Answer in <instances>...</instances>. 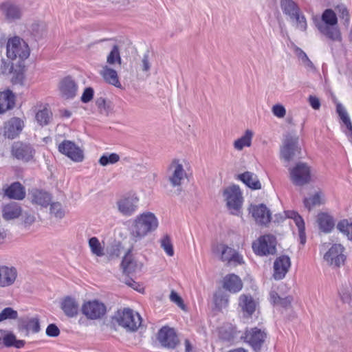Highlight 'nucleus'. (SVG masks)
<instances>
[{
    "instance_id": "nucleus-1",
    "label": "nucleus",
    "mask_w": 352,
    "mask_h": 352,
    "mask_svg": "<svg viewBox=\"0 0 352 352\" xmlns=\"http://www.w3.org/2000/svg\"><path fill=\"white\" fill-rule=\"evenodd\" d=\"M158 227L156 216L151 212H143L131 221L129 233L135 241H140Z\"/></svg>"
},
{
    "instance_id": "nucleus-2",
    "label": "nucleus",
    "mask_w": 352,
    "mask_h": 352,
    "mask_svg": "<svg viewBox=\"0 0 352 352\" xmlns=\"http://www.w3.org/2000/svg\"><path fill=\"white\" fill-rule=\"evenodd\" d=\"M6 50L8 58L11 60L18 59V63L24 61L30 55L29 45L19 36H14L8 39Z\"/></svg>"
},
{
    "instance_id": "nucleus-3",
    "label": "nucleus",
    "mask_w": 352,
    "mask_h": 352,
    "mask_svg": "<svg viewBox=\"0 0 352 352\" xmlns=\"http://www.w3.org/2000/svg\"><path fill=\"white\" fill-rule=\"evenodd\" d=\"M323 262L332 269L343 266L346 260L345 248L340 243H334L324 253Z\"/></svg>"
},
{
    "instance_id": "nucleus-4",
    "label": "nucleus",
    "mask_w": 352,
    "mask_h": 352,
    "mask_svg": "<svg viewBox=\"0 0 352 352\" xmlns=\"http://www.w3.org/2000/svg\"><path fill=\"white\" fill-rule=\"evenodd\" d=\"M118 324L129 331H135L141 324V317L138 313L129 308L118 311L115 316Z\"/></svg>"
},
{
    "instance_id": "nucleus-5",
    "label": "nucleus",
    "mask_w": 352,
    "mask_h": 352,
    "mask_svg": "<svg viewBox=\"0 0 352 352\" xmlns=\"http://www.w3.org/2000/svg\"><path fill=\"white\" fill-rule=\"evenodd\" d=\"M300 153V148L298 146V136L296 134H286L283 146L280 148L281 157L285 161L289 162Z\"/></svg>"
},
{
    "instance_id": "nucleus-6",
    "label": "nucleus",
    "mask_w": 352,
    "mask_h": 352,
    "mask_svg": "<svg viewBox=\"0 0 352 352\" xmlns=\"http://www.w3.org/2000/svg\"><path fill=\"white\" fill-rule=\"evenodd\" d=\"M289 178L296 186H303L311 181V168L307 164L298 162L289 168Z\"/></svg>"
},
{
    "instance_id": "nucleus-7",
    "label": "nucleus",
    "mask_w": 352,
    "mask_h": 352,
    "mask_svg": "<svg viewBox=\"0 0 352 352\" xmlns=\"http://www.w3.org/2000/svg\"><path fill=\"white\" fill-rule=\"evenodd\" d=\"M276 239L272 234H266L258 238L252 243L254 252L259 256L274 254L276 251Z\"/></svg>"
},
{
    "instance_id": "nucleus-8",
    "label": "nucleus",
    "mask_w": 352,
    "mask_h": 352,
    "mask_svg": "<svg viewBox=\"0 0 352 352\" xmlns=\"http://www.w3.org/2000/svg\"><path fill=\"white\" fill-rule=\"evenodd\" d=\"M35 153V149L31 144L21 141L14 142L11 148L12 155L24 162L33 160Z\"/></svg>"
},
{
    "instance_id": "nucleus-9",
    "label": "nucleus",
    "mask_w": 352,
    "mask_h": 352,
    "mask_svg": "<svg viewBox=\"0 0 352 352\" xmlns=\"http://www.w3.org/2000/svg\"><path fill=\"white\" fill-rule=\"evenodd\" d=\"M267 338L266 333L257 327L245 329L241 339L257 351H259Z\"/></svg>"
},
{
    "instance_id": "nucleus-10",
    "label": "nucleus",
    "mask_w": 352,
    "mask_h": 352,
    "mask_svg": "<svg viewBox=\"0 0 352 352\" xmlns=\"http://www.w3.org/2000/svg\"><path fill=\"white\" fill-rule=\"evenodd\" d=\"M343 21L344 22H349L350 20L349 11L346 6L340 3L332 9H326L321 16L322 22H338V20Z\"/></svg>"
},
{
    "instance_id": "nucleus-11",
    "label": "nucleus",
    "mask_w": 352,
    "mask_h": 352,
    "mask_svg": "<svg viewBox=\"0 0 352 352\" xmlns=\"http://www.w3.org/2000/svg\"><path fill=\"white\" fill-rule=\"evenodd\" d=\"M167 177L172 186H179L186 177L182 162L178 159H174L170 162L167 170Z\"/></svg>"
},
{
    "instance_id": "nucleus-12",
    "label": "nucleus",
    "mask_w": 352,
    "mask_h": 352,
    "mask_svg": "<svg viewBox=\"0 0 352 352\" xmlns=\"http://www.w3.org/2000/svg\"><path fill=\"white\" fill-rule=\"evenodd\" d=\"M82 312L87 318L96 320L100 318L105 314L106 307L98 300H90L83 304Z\"/></svg>"
},
{
    "instance_id": "nucleus-13",
    "label": "nucleus",
    "mask_w": 352,
    "mask_h": 352,
    "mask_svg": "<svg viewBox=\"0 0 352 352\" xmlns=\"http://www.w3.org/2000/svg\"><path fill=\"white\" fill-rule=\"evenodd\" d=\"M157 338L160 344L167 349H175L179 344V339L174 329L168 327L161 328L157 333Z\"/></svg>"
},
{
    "instance_id": "nucleus-14",
    "label": "nucleus",
    "mask_w": 352,
    "mask_h": 352,
    "mask_svg": "<svg viewBox=\"0 0 352 352\" xmlns=\"http://www.w3.org/2000/svg\"><path fill=\"white\" fill-rule=\"evenodd\" d=\"M216 251L221 253V260L228 264L237 265L243 263L242 256L234 249L225 244L218 245Z\"/></svg>"
},
{
    "instance_id": "nucleus-15",
    "label": "nucleus",
    "mask_w": 352,
    "mask_h": 352,
    "mask_svg": "<svg viewBox=\"0 0 352 352\" xmlns=\"http://www.w3.org/2000/svg\"><path fill=\"white\" fill-rule=\"evenodd\" d=\"M138 202L139 199L136 196L122 197L116 202L118 210L122 215L130 217L138 210Z\"/></svg>"
},
{
    "instance_id": "nucleus-16",
    "label": "nucleus",
    "mask_w": 352,
    "mask_h": 352,
    "mask_svg": "<svg viewBox=\"0 0 352 352\" xmlns=\"http://www.w3.org/2000/svg\"><path fill=\"white\" fill-rule=\"evenodd\" d=\"M223 196L229 209L238 210L242 204V195L237 186H232L226 188Z\"/></svg>"
},
{
    "instance_id": "nucleus-17",
    "label": "nucleus",
    "mask_w": 352,
    "mask_h": 352,
    "mask_svg": "<svg viewBox=\"0 0 352 352\" xmlns=\"http://www.w3.org/2000/svg\"><path fill=\"white\" fill-rule=\"evenodd\" d=\"M60 153L67 155L74 162H82L84 158L82 151L73 142L64 140L58 145Z\"/></svg>"
},
{
    "instance_id": "nucleus-18",
    "label": "nucleus",
    "mask_w": 352,
    "mask_h": 352,
    "mask_svg": "<svg viewBox=\"0 0 352 352\" xmlns=\"http://www.w3.org/2000/svg\"><path fill=\"white\" fill-rule=\"evenodd\" d=\"M24 127L23 121L16 117H13L3 124V135L8 139H14L22 131Z\"/></svg>"
},
{
    "instance_id": "nucleus-19",
    "label": "nucleus",
    "mask_w": 352,
    "mask_h": 352,
    "mask_svg": "<svg viewBox=\"0 0 352 352\" xmlns=\"http://www.w3.org/2000/svg\"><path fill=\"white\" fill-rule=\"evenodd\" d=\"M318 31L327 38L333 41H342V35L338 23H316Z\"/></svg>"
},
{
    "instance_id": "nucleus-20",
    "label": "nucleus",
    "mask_w": 352,
    "mask_h": 352,
    "mask_svg": "<svg viewBox=\"0 0 352 352\" xmlns=\"http://www.w3.org/2000/svg\"><path fill=\"white\" fill-rule=\"evenodd\" d=\"M280 6L284 13L289 16L290 20L306 22L305 16L300 14L299 8L293 0H281Z\"/></svg>"
},
{
    "instance_id": "nucleus-21",
    "label": "nucleus",
    "mask_w": 352,
    "mask_h": 352,
    "mask_svg": "<svg viewBox=\"0 0 352 352\" xmlns=\"http://www.w3.org/2000/svg\"><path fill=\"white\" fill-rule=\"evenodd\" d=\"M291 266L290 258L288 256L283 255L278 257L274 263L273 276L276 280L283 279Z\"/></svg>"
},
{
    "instance_id": "nucleus-22",
    "label": "nucleus",
    "mask_w": 352,
    "mask_h": 352,
    "mask_svg": "<svg viewBox=\"0 0 352 352\" xmlns=\"http://www.w3.org/2000/svg\"><path fill=\"white\" fill-rule=\"evenodd\" d=\"M19 329L25 331L28 334L30 332L36 333L40 331V319L38 316L24 317L19 320Z\"/></svg>"
},
{
    "instance_id": "nucleus-23",
    "label": "nucleus",
    "mask_w": 352,
    "mask_h": 352,
    "mask_svg": "<svg viewBox=\"0 0 352 352\" xmlns=\"http://www.w3.org/2000/svg\"><path fill=\"white\" fill-rule=\"evenodd\" d=\"M0 9L8 20H19L21 19L22 10L20 6L11 1L2 3Z\"/></svg>"
},
{
    "instance_id": "nucleus-24",
    "label": "nucleus",
    "mask_w": 352,
    "mask_h": 352,
    "mask_svg": "<svg viewBox=\"0 0 352 352\" xmlns=\"http://www.w3.org/2000/svg\"><path fill=\"white\" fill-rule=\"evenodd\" d=\"M239 305L241 307L243 316H251L258 306V302L249 294H242L239 298Z\"/></svg>"
},
{
    "instance_id": "nucleus-25",
    "label": "nucleus",
    "mask_w": 352,
    "mask_h": 352,
    "mask_svg": "<svg viewBox=\"0 0 352 352\" xmlns=\"http://www.w3.org/2000/svg\"><path fill=\"white\" fill-rule=\"evenodd\" d=\"M16 277L17 272L14 267L0 266V287H6L13 285Z\"/></svg>"
},
{
    "instance_id": "nucleus-26",
    "label": "nucleus",
    "mask_w": 352,
    "mask_h": 352,
    "mask_svg": "<svg viewBox=\"0 0 352 352\" xmlns=\"http://www.w3.org/2000/svg\"><path fill=\"white\" fill-rule=\"evenodd\" d=\"M251 212L258 224L266 225L271 221V213L264 204L253 206Z\"/></svg>"
},
{
    "instance_id": "nucleus-27",
    "label": "nucleus",
    "mask_w": 352,
    "mask_h": 352,
    "mask_svg": "<svg viewBox=\"0 0 352 352\" xmlns=\"http://www.w3.org/2000/svg\"><path fill=\"white\" fill-rule=\"evenodd\" d=\"M223 287L231 293H238L243 288V282L237 275L230 274L223 278Z\"/></svg>"
},
{
    "instance_id": "nucleus-28",
    "label": "nucleus",
    "mask_w": 352,
    "mask_h": 352,
    "mask_svg": "<svg viewBox=\"0 0 352 352\" xmlns=\"http://www.w3.org/2000/svg\"><path fill=\"white\" fill-rule=\"evenodd\" d=\"M59 89L65 98H73L77 92V85L71 77H66L60 82Z\"/></svg>"
},
{
    "instance_id": "nucleus-29",
    "label": "nucleus",
    "mask_w": 352,
    "mask_h": 352,
    "mask_svg": "<svg viewBox=\"0 0 352 352\" xmlns=\"http://www.w3.org/2000/svg\"><path fill=\"white\" fill-rule=\"evenodd\" d=\"M60 307L65 314L69 318L75 317L78 314L79 305L76 299L70 296L62 300Z\"/></svg>"
},
{
    "instance_id": "nucleus-30",
    "label": "nucleus",
    "mask_w": 352,
    "mask_h": 352,
    "mask_svg": "<svg viewBox=\"0 0 352 352\" xmlns=\"http://www.w3.org/2000/svg\"><path fill=\"white\" fill-rule=\"evenodd\" d=\"M3 190L5 196L10 199L22 200L25 197L24 187L19 182H14Z\"/></svg>"
},
{
    "instance_id": "nucleus-31",
    "label": "nucleus",
    "mask_w": 352,
    "mask_h": 352,
    "mask_svg": "<svg viewBox=\"0 0 352 352\" xmlns=\"http://www.w3.org/2000/svg\"><path fill=\"white\" fill-rule=\"evenodd\" d=\"M15 96L12 91L7 89L0 92V113H3L14 107Z\"/></svg>"
},
{
    "instance_id": "nucleus-32",
    "label": "nucleus",
    "mask_w": 352,
    "mask_h": 352,
    "mask_svg": "<svg viewBox=\"0 0 352 352\" xmlns=\"http://www.w3.org/2000/svg\"><path fill=\"white\" fill-rule=\"evenodd\" d=\"M30 195L32 202L42 207H47L52 200L50 194L44 190L35 189Z\"/></svg>"
},
{
    "instance_id": "nucleus-33",
    "label": "nucleus",
    "mask_w": 352,
    "mask_h": 352,
    "mask_svg": "<svg viewBox=\"0 0 352 352\" xmlns=\"http://www.w3.org/2000/svg\"><path fill=\"white\" fill-rule=\"evenodd\" d=\"M317 223L319 229L324 233L331 232L335 227V221L333 217L324 212L318 214Z\"/></svg>"
},
{
    "instance_id": "nucleus-34",
    "label": "nucleus",
    "mask_w": 352,
    "mask_h": 352,
    "mask_svg": "<svg viewBox=\"0 0 352 352\" xmlns=\"http://www.w3.org/2000/svg\"><path fill=\"white\" fill-rule=\"evenodd\" d=\"M21 206L15 202L5 205L2 209V217L6 220H12L18 218L21 214Z\"/></svg>"
},
{
    "instance_id": "nucleus-35",
    "label": "nucleus",
    "mask_w": 352,
    "mask_h": 352,
    "mask_svg": "<svg viewBox=\"0 0 352 352\" xmlns=\"http://www.w3.org/2000/svg\"><path fill=\"white\" fill-rule=\"evenodd\" d=\"M239 178L249 188L253 190L261 188V184L258 177L253 173L247 171L239 175Z\"/></svg>"
},
{
    "instance_id": "nucleus-36",
    "label": "nucleus",
    "mask_w": 352,
    "mask_h": 352,
    "mask_svg": "<svg viewBox=\"0 0 352 352\" xmlns=\"http://www.w3.org/2000/svg\"><path fill=\"white\" fill-rule=\"evenodd\" d=\"M292 47L293 48L296 56L298 58L301 64L306 68V69L309 72H315L316 67L307 56V54L294 43H292Z\"/></svg>"
},
{
    "instance_id": "nucleus-37",
    "label": "nucleus",
    "mask_w": 352,
    "mask_h": 352,
    "mask_svg": "<svg viewBox=\"0 0 352 352\" xmlns=\"http://www.w3.org/2000/svg\"><path fill=\"white\" fill-rule=\"evenodd\" d=\"M338 294L341 300L345 303H349L352 300V283L349 279L344 280L338 289Z\"/></svg>"
},
{
    "instance_id": "nucleus-38",
    "label": "nucleus",
    "mask_w": 352,
    "mask_h": 352,
    "mask_svg": "<svg viewBox=\"0 0 352 352\" xmlns=\"http://www.w3.org/2000/svg\"><path fill=\"white\" fill-rule=\"evenodd\" d=\"M100 74L103 77L104 80L115 87H120V82L118 79L117 72L108 66L105 65L102 67L100 71Z\"/></svg>"
},
{
    "instance_id": "nucleus-39",
    "label": "nucleus",
    "mask_w": 352,
    "mask_h": 352,
    "mask_svg": "<svg viewBox=\"0 0 352 352\" xmlns=\"http://www.w3.org/2000/svg\"><path fill=\"white\" fill-rule=\"evenodd\" d=\"M151 56L149 52H145L142 56H140L139 60L136 63V70L141 71L144 73L146 76H149L151 68Z\"/></svg>"
},
{
    "instance_id": "nucleus-40",
    "label": "nucleus",
    "mask_w": 352,
    "mask_h": 352,
    "mask_svg": "<svg viewBox=\"0 0 352 352\" xmlns=\"http://www.w3.org/2000/svg\"><path fill=\"white\" fill-rule=\"evenodd\" d=\"M123 272L126 274H131L140 268V265L137 263L132 258V255L129 251L123 258L121 263Z\"/></svg>"
},
{
    "instance_id": "nucleus-41",
    "label": "nucleus",
    "mask_w": 352,
    "mask_h": 352,
    "mask_svg": "<svg viewBox=\"0 0 352 352\" xmlns=\"http://www.w3.org/2000/svg\"><path fill=\"white\" fill-rule=\"evenodd\" d=\"M254 133L252 130L247 129L244 134L234 142V147L238 151H241L244 147H250L252 144V140Z\"/></svg>"
},
{
    "instance_id": "nucleus-42",
    "label": "nucleus",
    "mask_w": 352,
    "mask_h": 352,
    "mask_svg": "<svg viewBox=\"0 0 352 352\" xmlns=\"http://www.w3.org/2000/svg\"><path fill=\"white\" fill-rule=\"evenodd\" d=\"M213 302L215 308L218 310H221L228 307L229 296L221 290L217 291L213 296Z\"/></svg>"
},
{
    "instance_id": "nucleus-43",
    "label": "nucleus",
    "mask_w": 352,
    "mask_h": 352,
    "mask_svg": "<svg viewBox=\"0 0 352 352\" xmlns=\"http://www.w3.org/2000/svg\"><path fill=\"white\" fill-rule=\"evenodd\" d=\"M25 345V341L16 340V336L12 333H6L3 331V340L2 346H14L17 349L22 348Z\"/></svg>"
},
{
    "instance_id": "nucleus-44",
    "label": "nucleus",
    "mask_w": 352,
    "mask_h": 352,
    "mask_svg": "<svg viewBox=\"0 0 352 352\" xmlns=\"http://www.w3.org/2000/svg\"><path fill=\"white\" fill-rule=\"evenodd\" d=\"M337 229L347 239L352 241V221L348 219L340 221L336 226Z\"/></svg>"
},
{
    "instance_id": "nucleus-45",
    "label": "nucleus",
    "mask_w": 352,
    "mask_h": 352,
    "mask_svg": "<svg viewBox=\"0 0 352 352\" xmlns=\"http://www.w3.org/2000/svg\"><path fill=\"white\" fill-rule=\"evenodd\" d=\"M89 246L93 254L100 257L104 255V247L101 245L98 238L95 236L90 238Z\"/></svg>"
},
{
    "instance_id": "nucleus-46",
    "label": "nucleus",
    "mask_w": 352,
    "mask_h": 352,
    "mask_svg": "<svg viewBox=\"0 0 352 352\" xmlns=\"http://www.w3.org/2000/svg\"><path fill=\"white\" fill-rule=\"evenodd\" d=\"M35 117L39 125L45 126L49 124L52 118V112L49 109L45 108L38 111L36 113Z\"/></svg>"
},
{
    "instance_id": "nucleus-47",
    "label": "nucleus",
    "mask_w": 352,
    "mask_h": 352,
    "mask_svg": "<svg viewBox=\"0 0 352 352\" xmlns=\"http://www.w3.org/2000/svg\"><path fill=\"white\" fill-rule=\"evenodd\" d=\"M122 59L120 54V50L118 45H115L113 46L110 53L107 56V63L111 65H113L116 63L121 65Z\"/></svg>"
},
{
    "instance_id": "nucleus-48",
    "label": "nucleus",
    "mask_w": 352,
    "mask_h": 352,
    "mask_svg": "<svg viewBox=\"0 0 352 352\" xmlns=\"http://www.w3.org/2000/svg\"><path fill=\"white\" fill-rule=\"evenodd\" d=\"M120 160V156L117 153H106L99 159V164L102 166L114 164Z\"/></svg>"
},
{
    "instance_id": "nucleus-49",
    "label": "nucleus",
    "mask_w": 352,
    "mask_h": 352,
    "mask_svg": "<svg viewBox=\"0 0 352 352\" xmlns=\"http://www.w3.org/2000/svg\"><path fill=\"white\" fill-rule=\"evenodd\" d=\"M18 318V312L12 307H6L0 312V322L6 320H15Z\"/></svg>"
},
{
    "instance_id": "nucleus-50",
    "label": "nucleus",
    "mask_w": 352,
    "mask_h": 352,
    "mask_svg": "<svg viewBox=\"0 0 352 352\" xmlns=\"http://www.w3.org/2000/svg\"><path fill=\"white\" fill-rule=\"evenodd\" d=\"M161 248L169 256H173L174 254L173 247L171 240L168 235L163 236L160 240Z\"/></svg>"
},
{
    "instance_id": "nucleus-51",
    "label": "nucleus",
    "mask_w": 352,
    "mask_h": 352,
    "mask_svg": "<svg viewBox=\"0 0 352 352\" xmlns=\"http://www.w3.org/2000/svg\"><path fill=\"white\" fill-rule=\"evenodd\" d=\"M50 212L56 218L62 219L65 214V211L62 205L58 202H55L51 204Z\"/></svg>"
},
{
    "instance_id": "nucleus-52",
    "label": "nucleus",
    "mask_w": 352,
    "mask_h": 352,
    "mask_svg": "<svg viewBox=\"0 0 352 352\" xmlns=\"http://www.w3.org/2000/svg\"><path fill=\"white\" fill-rule=\"evenodd\" d=\"M321 204L320 196L318 193L315 194L313 197L304 199L305 206L310 210L313 207Z\"/></svg>"
},
{
    "instance_id": "nucleus-53",
    "label": "nucleus",
    "mask_w": 352,
    "mask_h": 352,
    "mask_svg": "<svg viewBox=\"0 0 352 352\" xmlns=\"http://www.w3.org/2000/svg\"><path fill=\"white\" fill-rule=\"evenodd\" d=\"M13 70V63L10 60H1L0 63V74L7 75L12 73Z\"/></svg>"
},
{
    "instance_id": "nucleus-54",
    "label": "nucleus",
    "mask_w": 352,
    "mask_h": 352,
    "mask_svg": "<svg viewBox=\"0 0 352 352\" xmlns=\"http://www.w3.org/2000/svg\"><path fill=\"white\" fill-rule=\"evenodd\" d=\"M272 112L276 117L278 118H283L286 115V109L283 105L280 104H276L272 108Z\"/></svg>"
},
{
    "instance_id": "nucleus-55",
    "label": "nucleus",
    "mask_w": 352,
    "mask_h": 352,
    "mask_svg": "<svg viewBox=\"0 0 352 352\" xmlns=\"http://www.w3.org/2000/svg\"><path fill=\"white\" fill-rule=\"evenodd\" d=\"M46 334L49 337H57L60 334V330L55 324H50L46 329Z\"/></svg>"
},
{
    "instance_id": "nucleus-56",
    "label": "nucleus",
    "mask_w": 352,
    "mask_h": 352,
    "mask_svg": "<svg viewBox=\"0 0 352 352\" xmlns=\"http://www.w3.org/2000/svg\"><path fill=\"white\" fill-rule=\"evenodd\" d=\"M93 96L94 89L91 87H87L85 89L81 96V100L85 103L89 102L93 98Z\"/></svg>"
},
{
    "instance_id": "nucleus-57",
    "label": "nucleus",
    "mask_w": 352,
    "mask_h": 352,
    "mask_svg": "<svg viewBox=\"0 0 352 352\" xmlns=\"http://www.w3.org/2000/svg\"><path fill=\"white\" fill-rule=\"evenodd\" d=\"M336 111H337V113H338L340 119L342 120V121L343 122L344 121H346V120L349 119V116L348 115L347 111H346L345 108L341 104H337Z\"/></svg>"
},
{
    "instance_id": "nucleus-58",
    "label": "nucleus",
    "mask_w": 352,
    "mask_h": 352,
    "mask_svg": "<svg viewBox=\"0 0 352 352\" xmlns=\"http://www.w3.org/2000/svg\"><path fill=\"white\" fill-rule=\"evenodd\" d=\"M170 299L172 302L177 304L179 307L184 309V305L182 298L175 291L171 292Z\"/></svg>"
},
{
    "instance_id": "nucleus-59",
    "label": "nucleus",
    "mask_w": 352,
    "mask_h": 352,
    "mask_svg": "<svg viewBox=\"0 0 352 352\" xmlns=\"http://www.w3.org/2000/svg\"><path fill=\"white\" fill-rule=\"evenodd\" d=\"M310 106L315 110H318L320 107V101L318 98L314 96H309L308 98Z\"/></svg>"
},
{
    "instance_id": "nucleus-60",
    "label": "nucleus",
    "mask_w": 352,
    "mask_h": 352,
    "mask_svg": "<svg viewBox=\"0 0 352 352\" xmlns=\"http://www.w3.org/2000/svg\"><path fill=\"white\" fill-rule=\"evenodd\" d=\"M295 224L298 228V231L300 230H305V222L302 218L298 215L297 217H296L294 220Z\"/></svg>"
},
{
    "instance_id": "nucleus-61",
    "label": "nucleus",
    "mask_w": 352,
    "mask_h": 352,
    "mask_svg": "<svg viewBox=\"0 0 352 352\" xmlns=\"http://www.w3.org/2000/svg\"><path fill=\"white\" fill-rule=\"evenodd\" d=\"M24 223L28 226L32 225L35 221V217L33 214L25 213L24 216Z\"/></svg>"
},
{
    "instance_id": "nucleus-62",
    "label": "nucleus",
    "mask_w": 352,
    "mask_h": 352,
    "mask_svg": "<svg viewBox=\"0 0 352 352\" xmlns=\"http://www.w3.org/2000/svg\"><path fill=\"white\" fill-rule=\"evenodd\" d=\"M291 302L292 298L290 296H287L284 298H280L277 305H280L283 307H287L290 305Z\"/></svg>"
},
{
    "instance_id": "nucleus-63",
    "label": "nucleus",
    "mask_w": 352,
    "mask_h": 352,
    "mask_svg": "<svg viewBox=\"0 0 352 352\" xmlns=\"http://www.w3.org/2000/svg\"><path fill=\"white\" fill-rule=\"evenodd\" d=\"M125 283H126V285H128L129 286H130L133 289H134L135 290H138V291H140V289H139V287H140V285L138 283L134 281L133 280H132V279H127L125 281Z\"/></svg>"
},
{
    "instance_id": "nucleus-64",
    "label": "nucleus",
    "mask_w": 352,
    "mask_h": 352,
    "mask_svg": "<svg viewBox=\"0 0 352 352\" xmlns=\"http://www.w3.org/2000/svg\"><path fill=\"white\" fill-rule=\"evenodd\" d=\"M280 298V297L278 296V294L276 292H270V300L273 304L277 305Z\"/></svg>"
}]
</instances>
